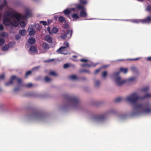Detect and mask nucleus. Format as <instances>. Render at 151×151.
I'll return each instance as SVG.
<instances>
[{"label":"nucleus","instance_id":"obj_64","mask_svg":"<svg viewBox=\"0 0 151 151\" xmlns=\"http://www.w3.org/2000/svg\"><path fill=\"white\" fill-rule=\"evenodd\" d=\"M37 68V67H35V68Z\"/></svg>","mask_w":151,"mask_h":151},{"label":"nucleus","instance_id":"obj_7","mask_svg":"<svg viewBox=\"0 0 151 151\" xmlns=\"http://www.w3.org/2000/svg\"><path fill=\"white\" fill-rule=\"evenodd\" d=\"M15 80L17 81L18 83L19 84L22 81V80L21 79L17 78L15 76H12L11 79L10 80L9 82L8 83H5V85L6 86H8L11 84H12L14 81Z\"/></svg>","mask_w":151,"mask_h":151},{"label":"nucleus","instance_id":"obj_43","mask_svg":"<svg viewBox=\"0 0 151 151\" xmlns=\"http://www.w3.org/2000/svg\"><path fill=\"white\" fill-rule=\"evenodd\" d=\"M107 72L106 71H104L102 73V77L103 78H105L107 75Z\"/></svg>","mask_w":151,"mask_h":151},{"label":"nucleus","instance_id":"obj_31","mask_svg":"<svg viewBox=\"0 0 151 151\" xmlns=\"http://www.w3.org/2000/svg\"><path fill=\"white\" fill-rule=\"evenodd\" d=\"M58 28L56 27H53L52 29V33H56L58 31Z\"/></svg>","mask_w":151,"mask_h":151},{"label":"nucleus","instance_id":"obj_28","mask_svg":"<svg viewBox=\"0 0 151 151\" xmlns=\"http://www.w3.org/2000/svg\"><path fill=\"white\" fill-rule=\"evenodd\" d=\"M58 21L61 23H63L65 21V19L63 17L60 16L58 18Z\"/></svg>","mask_w":151,"mask_h":151},{"label":"nucleus","instance_id":"obj_22","mask_svg":"<svg viewBox=\"0 0 151 151\" xmlns=\"http://www.w3.org/2000/svg\"><path fill=\"white\" fill-rule=\"evenodd\" d=\"M76 7L79 10H84L85 9V8L84 6L80 4H78L76 5Z\"/></svg>","mask_w":151,"mask_h":151},{"label":"nucleus","instance_id":"obj_53","mask_svg":"<svg viewBox=\"0 0 151 151\" xmlns=\"http://www.w3.org/2000/svg\"><path fill=\"white\" fill-rule=\"evenodd\" d=\"M4 27L2 24L0 25V30H2L4 29Z\"/></svg>","mask_w":151,"mask_h":151},{"label":"nucleus","instance_id":"obj_33","mask_svg":"<svg viewBox=\"0 0 151 151\" xmlns=\"http://www.w3.org/2000/svg\"><path fill=\"white\" fill-rule=\"evenodd\" d=\"M21 26L22 27H24L26 25V23L24 21H22L19 22Z\"/></svg>","mask_w":151,"mask_h":151},{"label":"nucleus","instance_id":"obj_3","mask_svg":"<svg viewBox=\"0 0 151 151\" xmlns=\"http://www.w3.org/2000/svg\"><path fill=\"white\" fill-rule=\"evenodd\" d=\"M120 72H117L114 73V76L117 77L116 78L115 81L117 85L120 86L122 84L125 83L127 81L125 80H122L120 77L118 76Z\"/></svg>","mask_w":151,"mask_h":151},{"label":"nucleus","instance_id":"obj_16","mask_svg":"<svg viewBox=\"0 0 151 151\" xmlns=\"http://www.w3.org/2000/svg\"><path fill=\"white\" fill-rule=\"evenodd\" d=\"M42 47V48L45 50H48L50 48L49 44L46 42H44L43 43Z\"/></svg>","mask_w":151,"mask_h":151},{"label":"nucleus","instance_id":"obj_2","mask_svg":"<svg viewBox=\"0 0 151 151\" xmlns=\"http://www.w3.org/2000/svg\"><path fill=\"white\" fill-rule=\"evenodd\" d=\"M65 98L66 101L73 107L76 108L79 106L80 101L77 97L66 95L65 96Z\"/></svg>","mask_w":151,"mask_h":151},{"label":"nucleus","instance_id":"obj_45","mask_svg":"<svg viewBox=\"0 0 151 151\" xmlns=\"http://www.w3.org/2000/svg\"><path fill=\"white\" fill-rule=\"evenodd\" d=\"M95 85L96 86H98L100 84V82L98 81H95Z\"/></svg>","mask_w":151,"mask_h":151},{"label":"nucleus","instance_id":"obj_36","mask_svg":"<svg viewBox=\"0 0 151 151\" xmlns=\"http://www.w3.org/2000/svg\"><path fill=\"white\" fill-rule=\"evenodd\" d=\"M136 78L134 77L130 78L128 79V81H133L136 80Z\"/></svg>","mask_w":151,"mask_h":151},{"label":"nucleus","instance_id":"obj_12","mask_svg":"<svg viewBox=\"0 0 151 151\" xmlns=\"http://www.w3.org/2000/svg\"><path fill=\"white\" fill-rule=\"evenodd\" d=\"M45 41L50 43H51L52 42V38L49 35H46L45 37Z\"/></svg>","mask_w":151,"mask_h":151},{"label":"nucleus","instance_id":"obj_20","mask_svg":"<svg viewBox=\"0 0 151 151\" xmlns=\"http://www.w3.org/2000/svg\"><path fill=\"white\" fill-rule=\"evenodd\" d=\"M35 42V40L34 38L31 37L29 38L28 40V42L30 44H33Z\"/></svg>","mask_w":151,"mask_h":151},{"label":"nucleus","instance_id":"obj_38","mask_svg":"<svg viewBox=\"0 0 151 151\" xmlns=\"http://www.w3.org/2000/svg\"><path fill=\"white\" fill-rule=\"evenodd\" d=\"M32 73V71H31L29 70L28 71H27L25 74V77L26 78H27L28 76H29V75L31 73Z\"/></svg>","mask_w":151,"mask_h":151},{"label":"nucleus","instance_id":"obj_27","mask_svg":"<svg viewBox=\"0 0 151 151\" xmlns=\"http://www.w3.org/2000/svg\"><path fill=\"white\" fill-rule=\"evenodd\" d=\"M149 89V87L148 86L145 87L141 89V91L142 92H147L148 91Z\"/></svg>","mask_w":151,"mask_h":151},{"label":"nucleus","instance_id":"obj_61","mask_svg":"<svg viewBox=\"0 0 151 151\" xmlns=\"http://www.w3.org/2000/svg\"><path fill=\"white\" fill-rule=\"evenodd\" d=\"M77 56L76 55H74L73 56V57L74 58H76Z\"/></svg>","mask_w":151,"mask_h":151},{"label":"nucleus","instance_id":"obj_52","mask_svg":"<svg viewBox=\"0 0 151 151\" xmlns=\"http://www.w3.org/2000/svg\"><path fill=\"white\" fill-rule=\"evenodd\" d=\"M5 75L4 74H3L0 76V79H3L4 78Z\"/></svg>","mask_w":151,"mask_h":151},{"label":"nucleus","instance_id":"obj_10","mask_svg":"<svg viewBox=\"0 0 151 151\" xmlns=\"http://www.w3.org/2000/svg\"><path fill=\"white\" fill-rule=\"evenodd\" d=\"M80 16L81 17L85 18L87 17V14L86 12V9L81 10L80 13Z\"/></svg>","mask_w":151,"mask_h":151},{"label":"nucleus","instance_id":"obj_24","mask_svg":"<svg viewBox=\"0 0 151 151\" xmlns=\"http://www.w3.org/2000/svg\"><path fill=\"white\" fill-rule=\"evenodd\" d=\"M122 100V98L120 97H118L114 101L115 102L118 103H119L121 102Z\"/></svg>","mask_w":151,"mask_h":151},{"label":"nucleus","instance_id":"obj_17","mask_svg":"<svg viewBox=\"0 0 151 151\" xmlns=\"http://www.w3.org/2000/svg\"><path fill=\"white\" fill-rule=\"evenodd\" d=\"M20 21L14 20L11 22V24L13 26L17 27L19 25Z\"/></svg>","mask_w":151,"mask_h":151},{"label":"nucleus","instance_id":"obj_4","mask_svg":"<svg viewBox=\"0 0 151 151\" xmlns=\"http://www.w3.org/2000/svg\"><path fill=\"white\" fill-rule=\"evenodd\" d=\"M73 30L72 29H68L66 31H63L60 35L61 37L63 39H66L67 38H70L72 35Z\"/></svg>","mask_w":151,"mask_h":151},{"label":"nucleus","instance_id":"obj_47","mask_svg":"<svg viewBox=\"0 0 151 151\" xmlns=\"http://www.w3.org/2000/svg\"><path fill=\"white\" fill-rule=\"evenodd\" d=\"M80 61L82 62H86L88 61V60L87 59H81Z\"/></svg>","mask_w":151,"mask_h":151},{"label":"nucleus","instance_id":"obj_1","mask_svg":"<svg viewBox=\"0 0 151 151\" xmlns=\"http://www.w3.org/2000/svg\"><path fill=\"white\" fill-rule=\"evenodd\" d=\"M146 98H151V93H147L143 96H138L136 93H134L127 97L126 101L133 105L132 115L139 114H147L151 113V108H146L142 104H137V102L139 99H144Z\"/></svg>","mask_w":151,"mask_h":151},{"label":"nucleus","instance_id":"obj_35","mask_svg":"<svg viewBox=\"0 0 151 151\" xmlns=\"http://www.w3.org/2000/svg\"><path fill=\"white\" fill-rule=\"evenodd\" d=\"M69 78L70 79L75 80L77 79V77L75 75H72L69 76Z\"/></svg>","mask_w":151,"mask_h":151},{"label":"nucleus","instance_id":"obj_59","mask_svg":"<svg viewBox=\"0 0 151 151\" xmlns=\"http://www.w3.org/2000/svg\"><path fill=\"white\" fill-rule=\"evenodd\" d=\"M54 60H55L54 59H50V60H48V62H51V61H54Z\"/></svg>","mask_w":151,"mask_h":151},{"label":"nucleus","instance_id":"obj_57","mask_svg":"<svg viewBox=\"0 0 151 151\" xmlns=\"http://www.w3.org/2000/svg\"><path fill=\"white\" fill-rule=\"evenodd\" d=\"M70 10H71V11H73L74 12L75 10V9L74 8H71L70 9Z\"/></svg>","mask_w":151,"mask_h":151},{"label":"nucleus","instance_id":"obj_21","mask_svg":"<svg viewBox=\"0 0 151 151\" xmlns=\"http://www.w3.org/2000/svg\"><path fill=\"white\" fill-rule=\"evenodd\" d=\"M32 116L35 117H40L41 116V115L39 112L35 111L33 113Z\"/></svg>","mask_w":151,"mask_h":151},{"label":"nucleus","instance_id":"obj_11","mask_svg":"<svg viewBox=\"0 0 151 151\" xmlns=\"http://www.w3.org/2000/svg\"><path fill=\"white\" fill-rule=\"evenodd\" d=\"M28 31L29 32V35L30 36L35 34L36 31L32 27H29Z\"/></svg>","mask_w":151,"mask_h":151},{"label":"nucleus","instance_id":"obj_49","mask_svg":"<svg viewBox=\"0 0 151 151\" xmlns=\"http://www.w3.org/2000/svg\"><path fill=\"white\" fill-rule=\"evenodd\" d=\"M131 69L133 72H135L136 70V68L134 67H131Z\"/></svg>","mask_w":151,"mask_h":151},{"label":"nucleus","instance_id":"obj_48","mask_svg":"<svg viewBox=\"0 0 151 151\" xmlns=\"http://www.w3.org/2000/svg\"><path fill=\"white\" fill-rule=\"evenodd\" d=\"M32 85L31 83H29L26 85V86L27 87H31Z\"/></svg>","mask_w":151,"mask_h":151},{"label":"nucleus","instance_id":"obj_40","mask_svg":"<svg viewBox=\"0 0 151 151\" xmlns=\"http://www.w3.org/2000/svg\"><path fill=\"white\" fill-rule=\"evenodd\" d=\"M80 3L83 4H85L87 3V1L85 0H79Z\"/></svg>","mask_w":151,"mask_h":151},{"label":"nucleus","instance_id":"obj_62","mask_svg":"<svg viewBox=\"0 0 151 151\" xmlns=\"http://www.w3.org/2000/svg\"><path fill=\"white\" fill-rule=\"evenodd\" d=\"M2 91V89L0 88V92L1 91Z\"/></svg>","mask_w":151,"mask_h":151},{"label":"nucleus","instance_id":"obj_54","mask_svg":"<svg viewBox=\"0 0 151 151\" xmlns=\"http://www.w3.org/2000/svg\"><path fill=\"white\" fill-rule=\"evenodd\" d=\"M47 30L49 32L50 34H52V33H51L50 28L49 27H48L47 28Z\"/></svg>","mask_w":151,"mask_h":151},{"label":"nucleus","instance_id":"obj_34","mask_svg":"<svg viewBox=\"0 0 151 151\" xmlns=\"http://www.w3.org/2000/svg\"><path fill=\"white\" fill-rule=\"evenodd\" d=\"M80 73L85 72L86 73H89V71L87 69H82L80 70Z\"/></svg>","mask_w":151,"mask_h":151},{"label":"nucleus","instance_id":"obj_26","mask_svg":"<svg viewBox=\"0 0 151 151\" xmlns=\"http://www.w3.org/2000/svg\"><path fill=\"white\" fill-rule=\"evenodd\" d=\"M72 17L73 19H77L79 18L78 15L76 13H74L72 15Z\"/></svg>","mask_w":151,"mask_h":151},{"label":"nucleus","instance_id":"obj_14","mask_svg":"<svg viewBox=\"0 0 151 151\" xmlns=\"http://www.w3.org/2000/svg\"><path fill=\"white\" fill-rule=\"evenodd\" d=\"M32 14L28 10H27L24 15L23 16V19H26L28 17H31Z\"/></svg>","mask_w":151,"mask_h":151},{"label":"nucleus","instance_id":"obj_9","mask_svg":"<svg viewBox=\"0 0 151 151\" xmlns=\"http://www.w3.org/2000/svg\"><path fill=\"white\" fill-rule=\"evenodd\" d=\"M23 16H22L21 14L17 13H13V18H14L17 19V20L20 21L21 18H23Z\"/></svg>","mask_w":151,"mask_h":151},{"label":"nucleus","instance_id":"obj_15","mask_svg":"<svg viewBox=\"0 0 151 151\" xmlns=\"http://www.w3.org/2000/svg\"><path fill=\"white\" fill-rule=\"evenodd\" d=\"M105 118V116L103 115H98L96 117V119L98 121H102Z\"/></svg>","mask_w":151,"mask_h":151},{"label":"nucleus","instance_id":"obj_41","mask_svg":"<svg viewBox=\"0 0 151 151\" xmlns=\"http://www.w3.org/2000/svg\"><path fill=\"white\" fill-rule=\"evenodd\" d=\"M40 24L42 23L43 25L44 26H46V25H47V22L46 21H40Z\"/></svg>","mask_w":151,"mask_h":151},{"label":"nucleus","instance_id":"obj_51","mask_svg":"<svg viewBox=\"0 0 151 151\" xmlns=\"http://www.w3.org/2000/svg\"><path fill=\"white\" fill-rule=\"evenodd\" d=\"M19 90V87H17L14 89V91L15 92H16Z\"/></svg>","mask_w":151,"mask_h":151},{"label":"nucleus","instance_id":"obj_58","mask_svg":"<svg viewBox=\"0 0 151 151\" xmlns=\"http://www.w3.org/2000/svg\"><path fill=\"white\" fill-rule=\"evenodd\" d=\"M147 60L148 61H151V57L147 58Z\"/></svg>","mask_w":151,"mask_h":151},{"label":"nucleus","instance_id":"obj_25","mask_svg":"<svg viewBox=\"0 0 151 151\" xmlns=\"http://www.w3.org/2000/svg\"><path fill=\"white\" fill-rule=\"evenodd\" d=\"M9 47V45L7 44L6 45H5L2 48V49L3 50L6 51L8 50Z\"/></svg>","mask_w":151,"mask_h":151},{"label":"nucleus","instance_id":"obj_13","mask_svg":"<svg viewBox=\"0 0 151 151\" xmlns=\"http://www.w3.org/2000/svg\"><path fill=\"white\" fill-rule=\"evenodd\" d=\"M63 12L64 13L65 15L67 16V17L69 18H70L69 14L71 13V10H70V9H65L63 11Z\"/></svg>","mask_w":151,"mask_h":151},{"label":"nucleus","instance_id":"obj_30","mask_svg":"<svg viewBox=\"0 0 151 151\" xmlns=\"http://www.w3.org/2000/svg\"><path fill=\"white\" fill-rule=\"evenodd\" d=\"M120 72H123L124 73H127V68H120Z\"/></svg>","mask_w":151,"mask_h":151},{"label":"nucleus","instance_id":"obj_29","mask_svg":"<svg viewBox=\"0 0 151 151\" xmlns=\"http://www.w3.org/2000/svg\"><path fill=\"white\" fill-rule=\"evenodd\" d=\"M7 5V3L5 0H4V3L0 5V10L2 9L3 8L6 6Z\"/></svg>","mask_w":151,"mask_h":151},{"label":"nucleus","instance_id":"obj_39","mask_svg":"<svg viewBox=\"0 0 151 151\" xmlns=\"http://www.w3.org/2000/svg\"><path fill=\"white\" fill-rule=\"evenodd\" d=\"M147 11H150L151 13V5H148L146 8Z\"/></svg>","mask_w":151,"mask_h":151},{"label":"nucleus","instance_id":"obj_60","mask_svg":"<svg viewBox=\"0 0 151 151\" xmlns=\"http://www.w3.org/2000/svg\"><path fill=\"white\" fill-rule=\"evenodd\" d=\"M139 59V58H135V59H131V60H138Z\"/></svg>","mask_w":151,"mask_h":151},{"label":"nucleus","instance_id":"obj_56","mask_svg":"<svg viewBox=\"0 0 151 151\" xmlns=\"http://www.w3.org/2000/svg\"><path fill=\"white\" fill-rule=\"evenodd\" d=\"M68 25L67 24H65L64 26V28L65 29H66L68 28Z\"/></svg>","mask_w":151,"mask_h":151},{"label":"nucleus","instance_id":"obj_8","mask_svg":"<svg viewBox=\"0 0 151 151\" xmlns=\"http://www.w3.org/2000/svg\"><path fill=\"white\" fill-rule=\"evenodd\" d=\"M4 24L6 25H9L11 24V20L10 18L8 17H5L3 19Z\"/></svg>","mask_w":151,"mask_h":151},{"label":"nucleus","instance_id":"obj_6","mask_svg":"<svg viewBox=\"0 0 151 151\" xmlns=\"http://www.w3.org/2000/svg\"><path fill=\"white\" fill-rule=\"evenodd\" d=\"M135 22L137 23L141 22L142 23H150L151 22V16H149L143 19L135 20Z\"/></svg>","mask_w":151,"mask_h":151},{"label":"nucleus","instance_id":"obj_32","mask_svg":"<svg viewBox=\"0 0 151 151\" xmlns=\"http://www.w3.org/2000/svg\"><path fill=\"white\" fill-rule=\"evenodd\" d=\"M44 80L45 81L47 82H49L51 81V79L47 76L45 77Z\"/></svg>","mask_w":151,"mask_h":151},{"label":"nucleus","instance_id":"obj_37","mask_svg":"<svg viewBox=\"0 0 151 151\" xmlns=\"http://www.w3.org/2000/svg\"><path fill=\"white\" fill-rule=\"evenodd\" d=\"M91 65H91L87 64H83L81 65V66L83 67H86V66L89 67L91 66Z\"/></svg>","mask_w":151,"mask_h":151},{"label":"nucleus","instance_id":"obj_42","mask_svg":"<svg viewBox=\"0 0 151 151\" xmlns=\"http://www.w3.org/2000/svg\"><path fill=\"white\" fill-rule=\"evenodd\" d=\"M49 74L50 75H52V76H56L57 75V74L56 73H55V72H54L53 71L50 72V73Z\"/></svg>","mask_w":151,"mask_h":151},{"label":"nucleus","instance_id":"obj_18","mask_svg":"<svg viewBox=\"0 0 151 151\" xmlns=\"http://www.w3.org/2000/svg\"><path fill=\"white\" fill-rule=\"evenodd\" d=\"M14 13L12 12H6L4 14V16L6 17H10L13 18Z\"/></svg>","mask_w":151,"mask_h":151},{"label":"nucleus","instance_id":"obj_50","mask_svg":"<svg viewBox=\"0 0 151 151\" xmlns=\"http://www.w3.org/2000/svg\"><path fill=\"white\" fill-rule=\"evenodd\" d=\"M100 69H96V70H95V71L94 72V73L95 74H97V73H99V71H100Z\"/></svg>","mask_w":151,"mask_h":151},{"label":"nucleus","instance_id":"obj_55","mask_svg":"<svg viewBox=\"0 0 151 151\" xmlns=\"http://www.w3.org/2000/svg\"><path fill=\"white\" fill-rule=\"evenodd\" d=\"M6 33L5 32H3L1 34V36L2 37H5L6 36Z\"/></svg>","mask_w":151,"mask_h":151},{"label":"nucleus","instance_id":"obj_5","mask_svg":"<svg viewBox=\"0 0 151 151\" xmlns=\"http://www.w3.org/2000/svg\"><path fill=\"white\" fill-rule=\"evenodd\" d=\"M64 46H62L58 49L57 51L59 53L66 55L67 53L65 52V48L69 47V43L67 42H65L63 43Z\"/></svg>","mask_w":151,"mask_h":151},{"label":"nucleus","instance_id":"obj_63","mask_svg":"<svg viewBox=\"0 0 151 151\" xmlns=\"http://www.w3.org/2000/svg\"><path fill=\"white\" fill-rule=\"evenodd\" d=\"M110 113H114V112L113 111H111L110 112Z\"/></svg>","mask_w":151,"mask_h":151},{"label":"nucleus","instance_id":"obj_46","mask_svg":"<svg viewBox=\"0 0 151 151\" xmlns=\"http://www.w3.org/2000/svg\"><path fill=\"white\" fill-rule=\"evenodd\" d=\"M16 39V40H18L21 38V36L19 35H17L15 37Z\"/></svg>","mask_w":151,"mask_h":151},{"label":"nucleus","instance_id":"obj_19","mask_svg":"<svg viewBox=\"0 0 151 151\" xmlns=\"http://www.w3.org/2000/svg\"><path fill=\"white\" fill-rule=\"evenodd\" d=\"M37 48L35 46H31L29 49L30 51L32 53L36 52L37 51Z\"/></svg>","mask_w":151,"mask_h":151},{"label":"nucleus","instance_id":"obj_44","mask_svg":"<svg viewBox=\"0 0 151 151\" xmlns=\"http://www.w3.org/2000/svg\"><path fill=\"white\" fill-rule=\"evenodd\" d=\"M69 67V65L68 63H65L63 65V68H67Z\"/></svg>","mask_w":151,"mask_h":151},{"label":"nucleus","instance_id":"obj_23","mask_svg":"<svg viewBox=\"0 0 151 151\" xmlns=\"http://www.w3.org/2000/svg\"><path fill=\"white\" fill-rule=\"evenodd\" d=\"M26 30L25 29L20 30L19 31V33L22 36L26 35Z\"/></svg>","mask_w":151,"mask_h":151}]
</instances>
